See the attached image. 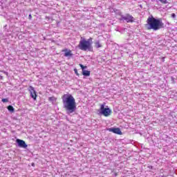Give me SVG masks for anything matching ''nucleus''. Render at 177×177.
Here are the masks:
<instances>
[{
	"label": "nucleus",
	"instance_id": "1",
	"mask_svg": "<svg viewBox=\"0 0 177 177\" xmlns=\"http://www.w3.org/2000/svg\"><path fill=\"white\" fill-rule=\"evenodd\" d=\"M64 109L68 112V114H71L77 110V104L75 98L71 94H64L62 96Z\"/></svg>",
	"mask_w": 177,
	"mask_h": 177
},
{
	"label": "nucleus",
	"instance_id": "2",
	"mask_svg": "<svg viewBox=\"0 0 177 177\" xmlns=\"http://www.w3.org/2000/svg\"><path fill=\"white\" fill-rule=\"evenodd\" d=\"M147 30H153L158 31L161 28H164V24L160 19H156L153 15L149 17L147 19V24L145 25Z\"/></svg>",
	"mask_w": 177,
	"mask_h": 177
},
{
	"label": "nucleus",
	"instance_id": "3",
	"mask_svg": "<svg viewBox=\"0 0 177 177\" xmlns=\"http://www.w3.org/2000/svg\"><path fill=\"white\" fill-rule=\"evenodd\" d=\"M77 46L80 50L92 52V50H93V46H92V38L90 37V39H86L84 37H81Z\"/></svg>",
	"mask_w": 177,
	"mask_h": 177
},
{
	"label": "nucleus",
	"instance_id": "4",
	"mask_svg": "<svg viewBox=\"0 0 177 177\" xmlns=\"http://www.w3.org/2000/svg\"><path fill=\"white\" fill-rule=\"evenodd\" d=\"M104 106H106V103H103L100 105V113L104 115V117H109V115H111V109L109 108V106H106V108H104Z\"/></svg>",
	"mask_w": 177,
	"mask_h": 177
},
{
	"label": "nucleus",
	"instance_id": "5",
	"mask_svg": "<svg viewBox=\"0 0 177 177\" xmlns=\"http://www.w3.org/2000/svg\"><path fill=\"white\" fill-rule=\"evenodd\" d=\"M120 20H125L127 23H133V21H135V18L130 14H126L125 16H121Z\"/></svg>",
	"mask_w": 177,
	"mask_h": 177
},
{
	"label": "nucleus",
	"instance_id": "6",
	"mask_svg": "<svg viewBox=\"0 0 177 177\" xmlns=\"http://www.w3.org/2000/svg\"><path fill=\"white\" fill-rule=\"evenodd\" d=\"M29 92L30 93L32 99H33L34 100H37V91H35V89L34 88V87H32V86H29Z\"/></svg>",
	"mask_w": 177,
	"mask_h": 177
},
{
	"label": "nucleus",
	"instance_id": "7",
	"mask_svg": "<svg viewBox=\"0 0 177 177\" xmlns=\"http://www.w3.org/2000/svg\"><path fill=\"white\" fill-rule=\"evenodd\" d=\"M16 142L19 147H22L23 149H27L28 145L27 144H26V142L24 140L17 139Z\"/></svg>",
	"mask_w": 177,
	"mask_h": 177
},
{
	"label": "nucleus",
	"instance_id": "8",
	"mask_svg": "<svg viewBox=\"0 0 177 177\" xmlns=\"http://www.w3.org/2000/svg\"><path fill=\"white\" fill-rule=\"evenodd\" d=\"M62 52H64V56L65 57H73V51H71V50H68V48H64L62 50Z\"/></svg>",
	"mask_w": 177,
	"mask_h": 177
},
{
	"label": "nucleus",
	"instance_id": "9",
	"mask_svg": "<svg viewBox=\"0 0 177 177\" xmlns=\"http://www.w3.org/2000/svg\"><path fill=\"white\" fill-rule=\"evenodd\" d=\"M110 132H113V133H116V135H122V131L120 128H112L109 129Z\"/></svg>",
	"mask_w": 177,
	"mask_h": 177
},
{
	"label": "nucleus",
	"instance_id": "10",
	"mask_svg": "<svg viewBox=\"0 0 177 177\" xmlns=\"http://www.w3.org/2000/svg\"><path fill=\"white\" fill-rule=\"evenodd\" d=\"M82 74H83V75H84L86 77H89V75H91V71L83 70Z\"/></svg>",
	"mask_w": 177,
	"mask_h": 177
},
{
	"label": "nucleus",
	"instance_id": "11",
	"mask_svg": "<svg viewBox=\"0 0 177 177\" xmlns=\"http://www.w3.org/2000/svg\"><path fill=\"white\" fill-rule=\"evenodd\" d=\"M102 44H100V41H97L95 42V48H102Z\"/></svg>",
	"mask_w": 177,
	"mask_h": 177
},
{
	"label": "nucleus",
	"instance_id": "12",
	"mask_svg": "<svg viewBox=\"0 0 177 177\" xmlns=\"http://www.w3.org/2000/svg\"><path fill=\"white\" fill-rule=\"evenodd\" d=\"M8 111H10L11 113H14L15 112V108H13L12 106L10 105L7 107Z\"/></svg>",
	"mask_w": 177,
	"mask_h": 177
},
{
	"label": "nucleus",
	"instance_id": "13",
	"mask_svg": "<svg viewBox=\"0 0 177 177\" xmlns=\"http://www.w3.org/2000/svg\"><path fill=\"white\" fill-rule=\"evenodd\" d=\"M80 67H81L82 71H84V70H85V68H86V66L82 65V64H79Z\"/></svg>",
	"mask_w": 177,
	"mask_h": 177
},
{
	"label": "nucleus",
	"instance_id": "14",
	"mask_svg": "<svg viewBox=\"0 0 177 177\" xmlns=\"http://www.w3.org/2000/svg\"><path fill=\"white\" fill-rule=\"evenodd\" d=\"M1 102H3V103H8V102H9V100H8V98H3L1 100Z\"/></svg>",
	"mask_w": 177,
	"mask_h": 177
},
{
	"label": "nucleus",
	"instance_id": "15",
	"mask_svg": "<svg viewBox=\"0 0 177 177\" xmlns=\"http://www.w3.org/2000/svg\"><path fill=\"white\" fill-rule=\"evenodd\" d=\"M160 2H161V3H163V4L168 3L167 0H160Z\"/></svg>",
	"mask_w": 177,
	"mask_h": 177
},
{
	"label": "nucleus",
	"instance_id": "16",
	"mask_svg": "<svg viewBox=\"0 0 177 177\" xmlns=\"http://www.w3.org/2000/svg\"><path fill=\"white\" fill-rule=\"evenodd\" d=\"M75 74L77 75V77H80V73H78V70L77 68H74Z\"/></svg>",
	"mask_w": 177,
	"mask_h": 177
},
{
	"label": "nucleus",
	"instance_id": "17",
	"mask_svg": "<svg viewBox=\"0 0 177 177\" xmlns=\"http://www.w3.org/2000/svg\"><path fill=\"white\" fill-rule=\"evenodd\" d=\"M171 17H173V19H175V17H176V15H175V13L171 14Z\"/></svg>",
	"mask_w": 177,
	"mask_h": 177
},
{
	"label": "nucleus",
	"instance_id": "18",
	"mask_svg": "<svg viewBox=\"0 0 177 177\" xmlns=\"http://www.w3.org/2000/svg\"><path fill=\"white\" fill-rule=\"evenodd\" d=\"M28 19L29 20H31V19H32V16L31 15H29Z\"/></svg>",
	"mask_w": 177,
	"mask_h": 177
},
{
	"label": "nucleus",
	"instance_id": "19",
	"mask_svg": "<svg viewBox=\"0 0 177 177\" xmlns=\"http://www.w3.org/2000/svg\"><path fill=\"white\" fill-rule=\"evenodd\" d=\"M49 100H53V97H49Z\"/></svg>",
	"mask_w": 177,
	"mask_h": 177
},
{
	"label": "nucleus",
	"instance_id": "20",
	"mask_svg": "<svg viewBox=\"0 0 177 177\" xmlns=\"http://www.w3.org/2000/svg\"><path fill=\"white\" fill-rule=\"evenodd\" d=\"M3 73H4V74H6V75H8V72H3Z\"/></svg>",
	"mask_w": 177,
	"mask_h": 177
},
{
	"label": "nucleus",
	"instance_id": "21",
	"mask_svg": "<svg viewBox=\"0 0 177 177\" xmlns=\"http://www.w3.org/2000/svg\"><path fill=\"white\" fill-rule=\"evenodd\" d=\"M115 176H117V174H115Z\"/></svg>",
	"mask_w": 177,
	"mask_h": 177
}]
</instances>
